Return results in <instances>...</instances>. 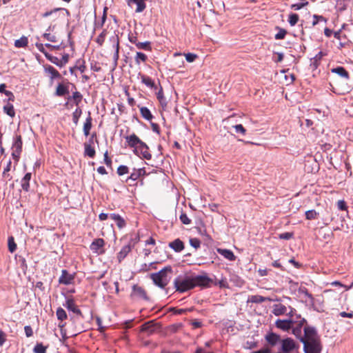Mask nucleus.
<instances>
[{"label": "nucleus", "instance_id": "obj_64", "mask_svg": "<svg viewBox=\"0 0 353 353\" xmlns=\"http://www.w3.org/2000/svg\"><path fill=\"white\" fill-rule=\"evenodd\" d=\"M108 214L106 213H101L99 215V219L100 221H105L108 219Z\"/></svg>", "mask_w": 353, "mask_h": 353}, {"label": "nucleus", "instance_id": "obj_13", "mask_svg": "<svg viewBox=\"0 0 353 353\" xmlns=\"http://www.w3.org/2000/svg\"><path fill=\"white\" fill-rule=\"evenodd\" d=\"M94 136V135L93 134L89 141L84 143V154L85 156H88L90 158H93L95 155V150L92 147Z\"/></svg>", "mask_w": 353, "mask_h": 353}, {"label": "nucleus", "instance_id": "obj_21", "mask_svg": "<svg viewBox=\"0 0 353 353\" xmlns=\"http://www.w3.org/2000/svg\"><path fill=\"white\" fill-rule=\"evenodd\" d=\"M217 252L221 256H223L224 258H225L226 259H228L229 261H234L235 260L236 257H235L234 253L231 250H227V249H218Z\"/></svg>", "mask_w": 353, "mask_h": 353}, {"label": "nucleus", "instance_id": "obj_25", "mask_svg": "<svg viewBox=\"0 0 353 353\" xmlns=\"http://www.w3.org/2000/svg\"><path fill=\"white\" fill-rule=\"evenodd\" d=\"M287 321L290 323L291 328L294 325L298 323V320L301 317L300 314L296 313V311L294 313L289 314L288 316Z\"/></svg>", "mask_w": 353, "mask_h": 353}, {"label": "nucleus", "instance_id": "obj_52", "mask_svg": "<svg viewBox=\"0 0 353 353\" xmlns=\"http://www.w3.org/2000/svg\"><path fill=\"white\" fill-rule=\"evenodd\" d=\"M43 37H44V39H46V40H48L49 41H51V42L56 41V37L50 33L46 32L43 34Z\"/></svg>", "mask_w": 353, "mask_h": 353}, {"label": "nucleus", "instance_id": "obj_35", "mask_svg": "<svg viewBox=\"0 0 353 353\" xmlns=\"http://www.w3.org/2000/svg\"><path fill=\"white\" fill-rule=\"evenodd\" d=\"M28 45V39L26 37H22L19 39L14 41V46L16 48H23Z\"/></svg>", "mask_w": 353, "mask_h": 353}, {"label": "nucleus", "instance_id": "obj_45", "mask_svg": "<svg viewBox=\"0 0 353 353\" xmlns=\"http://www.w3.org/2000/svg\"><path fill=\"white\" fill-rule=\"evenodd\" d=\"M81 112H82L80 108H77L75 110V111L73 112V114H72V120H73V122L75 124H77L79 119L81 117Z\"/></svg>", "mask_w": 353, "mask_h": 353}, {"label": "nucleus", "instance_id": "obj_60", "mask_svg": "<svg viewBox=\"0 0 353 353\" xmlns=\"http://www.w3.org/2000/svg\"><path fill=\"white\" fill-rule=\"evenodd\" d=\"M6 341V334L5 333L0 330V347L3 345Z\"/></svg>", "mask_w": 353, "mask_h": 353}, {"label": "nucleus", "instance_id": "obj_14", "mask_svg": "<svg viewBox=\"0 0 353 353\" xmlns=\"http://www.w3.org/2000/svg\"><path fill=\"white\" fill-rule=\"evenodd\" d=\"M61 13H62L63 16L65 13L69 14L68 10L65 8H54L52 10L47 11L42 14V17L46 18L52 15L54 18H57L60 17Z\"/></svg>", "mask_w": 353, "mask_h": 353}, {"label": "nucleus", "instance_id": "obj_42", "mask_svg": "<svg viewBox=\"0 0 353 353\" xmlns=\"http://www.w3.org/2000/svg\"><path fill=\"white\" fill-rule=\"evenodd\" d=\"M47 347L43 345L42 343H37L34 347V353H46Z\"/></svg>", "mask_w": 353, "mask_h": 353}, {"label": "nucleus", "instance_id": "obj_37", "mask_svg": "<svg viewBox=\"0 0 353 353\" xmlns=\"http://www.w3.org/2000/svg\"><path fill=\"white\" fill-rule=\"evenodd\" d=\"M141 79L142 83H144L146 86H148L149 88L154 87V83L150 77L145 76V75H141Z\"/></svg>", "mask_w": 353, "mask_h": 353}, {"label": "nucleus", "instance_id": "obj_43", "mask_svg": "<svg viewBox=\"0 0 353 353\" xmlns=\"http://www.w3.org/2000/svg\"><path fill=\"white\" fill-rule=\"evenodd\" d=\"M299 21V15L297 14H291L289 16L288 22L291 26H294Z\"/></svg>", "mask_w": 353, "mask_h": 353}, {"label": "nucleus", "instance_id": "obj_1", "mask_svg": "<svg viewBox=\"0 0 353 353\" xmlns=\"http://www.w3.org/2000/svg\"><path fill=\"white\" fill-rule=\"evenodd\" d=\"M174 285L180 292H186L194 288L193 276L188 274H179L174 281Z\"/></svg>", "mask_w": 353, "mask_h": 353}, {"label": "nucleus", "instance_id": "obj_44", "mask_svg": "<svg viewBox=\"0 0 353 353\" xmlns=\"http://www.w3.org/2000/svg\"><path fill=\"white\" fill-rule=\"evenodd\" d=\"M318 213L314 210H310L305 212V217L308 220L314 219L316 218Z\"/></svg>", "mask_w": 353, "mask_h": 353}, {"label": "nucleus", "instance_id": "obj_48", "mask_svg": "<svg viewBox=\"0 0 353 353\" xmlns=\"http://www.w3.org/2000/svg\"><path fill=\"white\" fill-rule=\"evenodd\" d=\"M114 40L116 41L115 43V53L114 54V59L117 61L119 59V43L118 38L114 37Z\"/></svg>", "mask_w": 353, "mask_h": 353}, {"label": "nucleus", "instance_id": "obj_15", "mask_svg": "<svg viewBox=\"0 0 353 353\" xmlns=\"http://www.w3.org/2000/svg\"><path fill=\"white\" fill-rule=\"evenodd\" d=\"M295 348V343L293 339L287 338L282 341L281 349L284 352L288 353Z\"/></svg>", "mask_w": 353, "mask_h": 353}, {"label": "nucleus", "instance_id": "obj_7", "mask_svg": "<svg viewBox=\"0 0 353 353\" xmlns=\"http://www.w3.org/2000/svg\"><path fill=\"white\" fill-rule=\"evenodd\" d=\"M128 145L133 148V152L137 153L139 146L143 141L135 134H132L129 136L125 137Z\"/></svg>", "mask_w": 353, "mask_h": 353}, {"label": "nucleus", "instance_id": "obj_39", "mask_svg": "<svg viewBox=\"0 0 353 353\" xmlns=\"http://www.w3.org/2000/svg\"><path fill=\"white\" fill-rule=\"evenodd\" d=\"M332 72L338 74L339 76L348 78L347 72L343 67H337L332 70Z\"/></svg>", "mask_w": 353, "mask_h": 353}, {"label": "nucleus", "instance_id": "obj_4", "mask_svg": "<svg viewBox=\"0 0 353 353\" xmlns=\"http://www.w3.org/2000/svg\"><path fill=\"white\" fill-rule=\"evenodd\" d=\"M301 341L303 343L304 351L305 353H320L321 346L319 339L312 341H304L303 338H301Z\"/></svg>", "mask_w": 353, "mask_h": 353}, {"label": "nucleus", "instance_id": "obj_50", "mask_svg": "<svg viewBox=\"0 0 353 353\" xmlns=\"http://www.w3.org/2000/svg\"><path fill=\"white\" fill-rule=\"evenodd\" d=\"M293 236L292 232H284L279 234V237L281 239L289 240Z\"/></svg>", "mask_w": 353, "mask_h": 353}, {"label": "nucleus", "instance_id": "obj_38", "mask_svg": "<svg viewBox=\"0 0 353 353\" xmlns=\"http://www.w3.org/2000/svg\"><path fill=\"white\" fill-rule=\"evenodd\" d=\"M323 57V54L322 52H319L317 54L315 55L314 57L311 59V65H312L314 68H316L319 61L321 59V58Z\"/></svg>", "mask_w": 353, "mask_h": 353}, {"label": "nucleus", "instance_id": "obj_47", "mask_svg": "<svg viewBox=\"0 0 353 353\" xmlns=\"http://www.w3.org/2000/svg\"><path fill=\"white\" fill-rule=\"evenodd\" d=\"M190 244L195 249H197L201 245V241L196 238H192L190 239Z\"/></svg>", "mask_w": 353, "mask_h": 353}, {"label": "nucleus", "instance_id": "obj_61", "mask_svg": "<svg viewBox=\"0 0 353 353\" xmlns=\"http://www.w3.org/2000/svg\"><path fill=\"white\" fill-rule=\"evenodd\" d=\"M338 208L342 210H346V204H345V201H338Z\"/></svg>", "mask_w": 353, "mask_h": 353}, {"label": "nucleus", "instance_id": "obj_22", "mask_svg": "<svg viewBox=\"0 0 353 353\" xmlns=\"http://www.w3.org/2000/svg\"><path fill=\"white\" fill-rule=\"evenodd\" d=\"M169 246L175 252H178L182 251L184 248L183 243L179 239L170 243Z\"/></svg>", "mask_w": 353, "mask_h": 353}, {"label": "nucleus", "instance_id": "obj_30", "mask_svg": "<svg viewBox=\"0 0 353 353\" xmlns=\"http://www.w3.org/2000/svg\"><path fill=\"white\" fill-rule=\"evenodd\" d=\"M45 71L50 74L51 79H56L60 77L59 72L52 66L48 65L45 68Z\"/></svg>", "mask_w": 353, "mask_h": 353}, {"label": "nucleus", "instance_id": "obj_59", "mask_svg": "<svg viewBox=\"0 0 353 353\" xmlns=\"http://www.w3.org/2000/svg\"><path fill=\"white\" fill-rule=\"evenodd\" d=\"M104 162L107 165H110L112 163L111 159L108 157V151L104 153Z\"/></svg>", "mask_w": 353, "mask_h": 353}, {"label": "nucleus", "instance_id": "obj_62", "mask_svg": "<svg viewBox=\"0 0 353 353\" xmlns=\"http://www.w3.org/2000/svg\"><path fill=\"white\" fill-rule=\"evenodd\" d=\"M192 326H193L194 328H198V327H201L202 323H201V321H199L194 320V321H192Z\"/></svg>", "mask_w": 353, "mask_h": 353}, {"label": "nucleus", "instance_id": "obj_17", "mask_svg": "<svg viewBox=\"0 0 353 353\" xmlns=\"http://www.w3.org/2000/svg\"><path fill=\"white\" fill-rule=\"evenodd\" d=\"M68 310L72 311L77 314H81V310L77 308L72 299H67L65 303L63 305Z\"/></svg>", "mask_w": 353, "mask_h": 353}, {"label": "nucleus", "instance_id": "obj_41", "mask_svg": "<svg viewBox=\"0 0 353 353\" xmlns=\"http://www.w3.org/2000/svg\"><path fill=\"white\" fill-rule=\"evenodd\" d=\"M56 314L59 320L63 321L67 319V314L65 311L61 307H59L57 309Z\"/></svg>", "mask_w": 353, "mask_h": 353}, {"label": "nucleus", "instance_id": "obj_40", "mask_svg": "<svg viewBox=\"0 0 353 353\" xmlns=\"http://www.w3.org/2000/svg\"><path fill=\"white\" fill-rule=\"evenodd\" d=\"M8 250L11 253H13L17 249V244L14 242V238L10 236L8 240Z\"/></svg>", "mask_w": 353, "mask_h": 353}, {"label": "nucleus", "instance_id": "obj_16", "mask_svg": "<svg viewBox=\"0 0 353 353\" xmlns=\"http://www.w3.org/2000/svg\"><path fill=\"white\" fill-rule=\"evenodd\" d=\"M104 244L105 242L103 239H97L91 243L90 250L94 253H101V249H102Z\"/></svg>", "mask_w": 353, "mask_h": 353}, {"label": "nucleus", "instance_id": "obj_11", "mask_svg": "<svg viewBox=\"0 0 353 353\" xmlns=\"http://www.w3.org/2000/svg\"><path fill=\"white\" fill-rule=\"evenodd\" d=\"M304 341H312L318 339V335L314 327L307 326L304 327Z\"/></svg>", "mask_w": 353, "mask_h": 353}, {"label": "nucleus", "instance_id": "obj_10", "mask_svg": "<svg viewBox=\"0 0 353 353\" xmlns=\"http://www.w3.org/2000/svg\"><path fill=\"white\" fill-rule=\"evenodd\" d=\"M74 279V275L68 273L66 270L61 271V275L59 279V283L63 285H70L72 283Z\"/></svg>", "mask_w": 353, "mask_h": 353}, {"label": "nucleus", "instance_id": "obj_18", "mask_svg": "<svg viewBox=\"0 0 353 353\" xmlns=\"http://www.w3.org/2000/svg\"><path fill=\"white\" fill-rule=\"evenodd\" d=\"M275 325L276 327L285 332H288L291 330L290 323L287 319H278L276 321Z\"/></svg>", "mask_w": 353, "mask_h": 353}, {"label": "nucleus", "instance_id": "obj_27", "mask_svg": "<svg viewBox=\"0 0 353 353\" xmlns=\"http://www.w3.org/2000/svg\"><path fill=\"white\" fill-rule=\"evenodd\" d=\"M131 250V246L130 245H127L123 246L121 251L118 254V259L119 261H122L130 252Z\"/></svg>", "mask_w": 353, "mask_h": 353}, {"label": "nucleus", "instance_id": "obj_56", "mask_svg": "<svg viewBox=\"0 0 353 353\" xmlns=\"http://www.w3.org/2000/svg\"><path fill=\"white\" fill-rule=\"evenodd\" d=\"M313 21H312V26H316L320 21H324V18L322 16H318L314 14L313 16Z\"/></svg>", "mask_w": 353, "mask_h": 353}, {"label": "nucleus", "instance_id": "obj_58", "mask_svg": "<svg viewBox=\"0 0 353 353\" xmlns=\"http://www.w3.org/2000/svg\"><path fill=\"white\" fill-rule=\"evenodd\" d=\"M307 4V2H306V3H299L293 4L292 6V8L294 10H300L302 8H303Z\"/></svg>", "mask_w": 353, "mask_h": 353}, {"label": "nucleus", "instance_id": "obj_31", "mask_svg": "<svg viewBox=\"0 0 353 353\" xmlns=\"http://www.w3.org/2000/svg\"><path fill=\"white\" fill-rule=\"evenodd\" d=\"M0 92L4 93L6 94V96L8 97L7 99L8 101H14V96L13 93L10 91L6 90V85L4 83L0 84Z\"/></svg>", "mask_w": 353, "mask_h": 353}, {"label": "nucleus", "instance_id": "obj_23", "mask_svg": "<svg viewBox=\"0 0 353 353\" xmlns=\"http://www.w3.org/2000/svg\"><path fill=\"white\" fill-rule=\"evenodd\" d=\"M32 174L28 172L25 174L23 178L21 179V185L23 190L28 192L30 188V181L31 179Z\"/></svg>", "mask_w": 353, "mask_h": 353}, {"label": "nucleus", "instance_id": "obj_34", "mask_svg": "<svg viewBox=\"0 0 353 353\" xmlns=\"http://www.w3.org/2000/svg\"><path fill=\"white\" fill-rule=\"evenodd\" d=\"M136 46L138 49L140 50H145L149 51L152 50L150 41L137 42L136 43Z\"/></svg>", "mask_w": 353, "mask_h": 353}, {"label": "nucleus", "instance_id": "obj_26", "mask_svg": "<svg viewBox=\"0 0 353 353\" xmlns=\"http://www.w3.org/2000/svg\"><path fill=\"white\" fill-rule=\"evenodd\" d=\"M92 128V118L90 115L86 118L83 125V134L85 137H88L90 134V129Z\"/></svg>", "mask_w": 353, "mask_h": 353}, {"label": "nucleus", "instance_id": "obj_46", "mask_svg": "<svg viewBox=\"0 0 353 353\" xmlns=\"http://www.w3.org/2000/svg\"><path fill=\"white\" fill-rule=\"evenodd\" d=\"M179 219L185 225H189L191 223L190 219H189L187 214L183 212H182L179 216Z\"/></svg>", "mask_w": 353, "mask_h": 353}, {"label": "nucleus", "instance_id": "obj_19", "mask_svg": "<svg viewBox=\"0 0 353 353\" xmlns=\"http://www.w3.org/2000/svg\"><path fill=\"white\" fill-rule=\"evenodd\" d=\"M132 296L133 297L140 298L146 299V294L145 290L139 286L134 285L133 290L132 292Z\"/></svg>", "mask_w": 353, "mask_h": 353}, {"label": "nucleus", "instance_id": "obj_63", "mask_svg": "<svg viewBox=\"0 0 353 353\" xmlns=\"http://www.w3.org/2000/svg\"><path fill=\"white\" fill-rule=\"evenodd\" d=\"M97 172L101 174H107L106 170L103 166H100L97 168Z\"/></svg>", "mask_w": 353, "mask_h": 353}, {"label": "nucleus", "instance_id": "obj_36", "mask_svg": "<svg viewBox=\"0 0 353 353\" xmlns=\"http://www.w3.org/2000/svg\"><path fill=\"white\" fill-rule=\"evenodd\" d=\"M146 60H147V56L145 54H143L141 52H137L135 57H134V61H135L136 64L139 65L141 63V62H145Z\"/></svg>", "mask_w": 353, "mask_h": 353}, {"label": "nucleus", "instance_id": "obj_54", "mask_svg": "<svg viewBox=\"0 0 353 353\" xmlns=\"http://www.w3.org/2000/svg\"><path fill=\"white\" fill-rule=\"evenodd\" d=\"M286 33L287 32L285 30L281 29L279 31V32L275 34V39H284Z\"/></svg>", "mask_w": 353, "mask_h": 353}, {"label": "nucleus", "instance_id": "obj_32", "mask_svg": "<svg viewBox=\"0 0 353 353\" xmlns=\"http://www.w3.org/2000/svg\"><path fill=\"white\" fill-rule=\"evenodd\" d=\"M68 92L67 87L64 85L59 83L56 89V95L59 97H63Z\"/></svg>", "mask_w": 353, "mask_h": 353}, {"label": "nucleus", "instance_id": "obj_8", "mask_svg": "<svg viewBox=\"0 0 353 353\" xmlns=\"http://www.w3.org/2000/svg\"><path fill=\"white\" fill-rule=\"evenodd\" d=\"M135 155L150 160L152 158V155L149 152L148 146L143 142L138 148L137 152L134 153Z\"/></svg>", "mask_w": 353, "mask_h": 353}, {"label": "nucleus", "instance_id": "obj_28", "mask_svg": "<svg viewBox=\"0 0 353 353\" xmlns=\"http://www.w3.org/2000/svg\"><path fill=\"white\" fill-rule=\"evenodd\" d=\"M140 112L143 118H144L147 121H151L153 118V116L151 114L150 110L146 107H141Z\"/></svg>", "mask_w": 353, "mask_h": 353}, {"label": "nucleus", "instance_id": "obj_57", "mask_svg": "<svg viewBox=\"0 0 353 353\" xmlns=\"http://www.w3.org/2000/svg\"><path fill=\"white\" fill-rule=\"evenodd\" d=\"M25 333L27 337H30L33 334L32 329L30 326L26 325L24 327Z\"/></svg>", "mask_w": 353, "mask_h": 353}, {"label": "nucleus", "instance_id": "obj_53", "mask_svg": "<svg viewBox=\"0 0 353 353\" xmlns=\"http://www.w3.org/2000/svg\"><path fill=\"white\" fill-rule=\"evenodd\" d=\"M185 56L186 61L189 63L193 62L196 58V55L192 53L185 54Z\"/></svg>", "mask_w": 353, "mask_h": 353}, {"label": "nucleus", "instance_id": "obj_20", "mask_svg": "<svg viewBox=\"0 0 353 353\" xmlns=\"http://www.w3.org/2000/svg\"><path fill=\"white\" fill-rule=\"evenodd\" d=\"M10 101L8 99L3 100V102L6 103V105L3 106V112L10 117H14L15 112L12 104Z\"/></svg>", "mask_w": 353, "mask_h": 353}, {"label": "nucleus", "instance_id": "obj_12", "mask_svg": "<svg viewBox=\"0 0 353 353\" xmlns=\"http://www.w3.org/2000/svg\"><path fill=\"white\" fill-rule=\"evenodd\" d=\"M147 1L148 0H127V3H128V6L130 7H132V4H135L136 5L135 12L139 13V12H143L145 9V8H146L145 2Z\"/></svg>", "mask_w": 353, "mask_h": 353}, {"label": "nucleus", "instance_id": "obj_24", "mask_svg": "<svg viewBox=\"0 0 353 353\" xmlns=\"http://www.w3.org/2000/svg\"><path fill=\"white\" fill-rule=\"evenodd\" d=\"M110 217L116 222L118 228H123L125 225L124 219L119 214H110Z\"/></svg>", "mask_w": 353, "mask_h": 353}, {"label": "nucleus", "instance_id": "obj_6", "mask_svg": "<svg viewBox=\"0 0 353 353\" xmlns=\"http://www.w3.org/2000/svg\"><path fill=\"white\" fill-rule=\"evenodd\" d=\"M212 281V279L206 274L193 276L194 288L196 286L208 287Z\"/></svg>", "mask_w": 353, "mask_h": 353}, {"label": "nucleus", "instance_id": "obj_29", "mask_svg": "<svg viewBox=\"0 0 353 353\" xmlns=\"http://www.w3.org/2000/svg\"><path fill=\"white\" fill-rule=\"evenodd\" d=\"M267 341L274 345L280 341V336L274 333H270L266 336Z\"/></svg>", "mask_w": 353, "mask_h": 353}, {"label": "nucleus", "instance_id": "obj_49", "mask_svg": "<svg viewBox=\"0 0 353 353\" xmlns=\"http://www.w3.org/2000/svg\"><path fill=\"white\" fill-rule=\"evenodd\" d=\"M128 172V168L125 165H120L117 169V174L122 176Z\"/></svg>", "mask_w": 353, "mask_h": 353}, {"label": "nucleus", "instance_id": "obj_3", "mask_svg": "<svg viewBox=\"0 0 353 353\" xmlns=\"http://www.w3.org/2000/svg\"><path fill=\"white\" fill-rule=\"evenodd\" d=\"M279 301V300H277ZM296 310L292 306L286 304H283L281 302H278L272 305V312L275 316L286 315L289 314L294 313Z\"/></svg>", "mask_w": 353, "mask_h": 353}, {"label": "nucleus", "instance_id": "obj_33", "mask_svg": "<svg viewBox=\"0 0 353 353\" xmlns=\"http://www.w3.org/2000/svg\"><path fill=\"white\" fill-rule=\"evenodd\" d=\"M267 300L270 301V299L260 295H253L249 299V301L255 303H261Z\"/></svg>", "mask_w": 353, "mask_h": 353}, {"label": "nucleus", "instance_id": "obj_55", "mask_svg": "<svg viewBox=\"0 0 353 353\" xmlns=\"http://www.w3.org/2000/svg\"><path fill=\"white\" fill-rule=\"evenodd\" d=\"M105 36V31H103L97 37V42L99 43L100 45H102V43L104 41Z\"/></svg>", "mask_w": 353, "mask_h": 353}, {"label": "nucleus", "instance_id": "obj_9", "mask_svg": "<svg viewBox=\"0 0 353 353\" xmlns=\"http://www.w3.org/2000/svg\"><path fill=\"white\" fill-rule=\"evenodd\" d=\"M305 322H306L305 319L304 318L301 317L298 320V323H296L295 325H294L292 326V327L291 328L292 333L295 336H296L297 338H299L300 339H301V338H303L301 336L302 327H303V325L305 324Z\"/></svg>", "mask_w": 353, "mask_h": 353}, {"label": "nucleus", "instance_id": "obj_51", "mask_svg": "<svg viewBox=\"0 0 353 353\" xmlns=\"http://www.w3.org/2000/svg\"><path fill=\"white\" fill-rule=\"evenodd\" d=\"M235 129V132L236 133H241L243 134H245V129L243 128V126L241 124L235 125L234 126Z\"/></svg>", "mask_w": 353, "mask_h": 353}, {"label": "nucleus", "instance_id": "obj_2", "mask_svg": "<svg viewBox=\"0 0 353 353\" xmlns=\"http://www.w3.org/2000/svg\"><path fill=\"white\" fill-rule=\"evenodd\" d=\"M172 272V268L167 266L160 270L159 272L151 274V279L154 283L161 288H164L170 282Z\"/></svg>", "mask_w": 353, "mask_h": 353}, {"label": "nucleus", "instance_id": "obj_5", "mask_svg": "<svg viewBox=\"0 0 353 353\" xmlns=\"http://www.w3.org/2000/svg\"><path fill=\"white\" fill-rule=\"evenodd\" d=\"M12 150V157L14 160L17 162L20 158V154L22 151V140L20 135H16L14 138Z\"/></svg>", "mask_w": 353, "mask_h": 353}]
</instances>
